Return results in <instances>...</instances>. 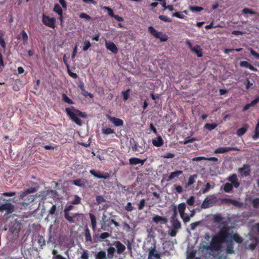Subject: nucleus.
Wrapping results in <instances>:
<instances>
[{"label":"nucleus","instance_id":"f257e3e1","mask_svg":"<svg viewBox=\"0 0 259 259\" xmlns=\"http://www.w3.org/2000/svg\"><path fill=\"white\" fill-rule=\"evenodd\" d=\"M230 230V227L224 226L212 238L210 244L213 248V250L217 251L221 249L222 244L229 238Z\"/></svg>","mask_w":259,"mask_h":259},{"label":"nucleus","instance_id":"f03ea898","mask_svg":"<svg viewBox=\"0 0 259 259\" xmlns=\"http://www.w3.org/2000/svg\"><path fill=\"white\" fill-rule=\"evenodd\" d=\"M36 191V189L35 188L30 187L24 191L20 192L19 197L22 201L19 202V204L24 207L28 206L36 198V196L35 195L31 194L35 193Z\"/></svg>","mask_w":259,"mask_h":259},{"label":"nucleus","instance_id":"7ed1b4c3","mask_svg":"<svg viewBox=\"0 0 259 259\" xmlns=\"http://www.w3.org/2000/svg\"><path fill=\"white\" fill-rule=\"evenodd\" d=\"M65 111L70 118L79 125L82 124V121L78 117L86 118L87 116L85 112H82L78 109H76L74 107L66 108Z\"/></svg>","mask_w":259,"mask_h":259},{"label":"nucleus","instance_id":"20e7f679","mask_svg":"<svg viewBox=\"0 0 259 259\" xmlns=\"http://www.w3.org/2000/svg\"><path fill=\"white\" fill-rule=\"evenodd\" d=\"M218 202V199L215 194L210 195L207 196L203 200L201 205V208L206 209L212 207Z\"/></svg>","mask_w":259,"mask_h":259},{"label":"nucleus","instance_id":"39448f33","mask_svg":"<svg viewBox=\"0 0 259 259\" xmlns=\"http://www.w3.org/2000/svg\"><path fill=\"white\" fill-rule=\"evenodd\" d=\"M148 31L152 36L159 38L161 41H166L168 39V36L165 34L157 31L153 26H149Z\"/></svg>","mask_w":259,"mask_h":259},{"label":"nucleus","instance_id":"423d86ee","mask_svg":"<svg viewBox=\"0 0 259 259\" xmlns=\"http://www.w3.org/2000/svg\"><path fill=\"white\" fill-rule=\"evenodd\" d=\"M56 20L54 17L51 18L42 14V22L46 26L54 29L56 27Z\"/></svg>","mask_w":259,"mask_h":259},{"label":"nucleus","instance_id":"0eeeda50","mask_svg":"<svg viewBox=\"0 0 259 259\" xmlns=\"http://www.w3.org/2000/svg\"><path fill=\"white\" fill-rule=\"evenodd\" d=\"M5 200L6 202L5 203L0 204V211L6 210L7 214L12 213L14 210V206L9 202L8 200Z\"/></svg>","mask_w":259,"mask_h":259},{"label":"nucleus","instance_id":"6e6552de","mask_svg":"<svg viewBox=\"0 0 259 259\" xmlns=\"http://www.w3.org/2000/svg\"><path fill=\"white\" fill-rule=\"evenodd\" d=\"M208 252L209 254H210V252L215 251L213 250V248L211 246V244L210 243V245H203L202 247L200 248V249L198 250V252L199 253V255H200L201 257H204V252Z\"/></svg>","mask_w":259,"mask_h":259},{"label":"nucleus","instance_id":"1a4fd4ad","mask_svg":"<svg viewBox=\"0 0 259 259\" xmlns=\"http://www.w3.org/2000/svg\"><path fill=\"white\" fill-rule=\"evenodd\" d=\"M90 172L95 177L99 179H107L110 177V175L108 172H105L103 175L100 171H96L94 169L90 170Z\"/></svg>","mask_w":259,"mask_h":259},{"label":"nucleus","instance_id":"9d476101","mask_svg":"<svg viewBox=\"0 0 259 259\" xmlns=\"http://www.w3.org/2000/svg\"><path fill=\"white\" fill-rule=\"evenodd\" d=\"M239 149L235 147H219L217 148L214 153L215 154H222L225 153L226 152H229L230 151H239Z\"/></svg>","mask_w":259,"mask_h":259},{"label":"nucleus","instance_id":"9b49d317","mask_svg":"<svg viewBox=\"0 0 259 259\" xmlns=\"http://www.w3.org/2000/svg\"><path fill=\"white\" fill-rule=\"evenodd\" d=\"M227 180L231 182L235 188H238L240 186V183L238 180L237 175L233 174L227 178Z\"/></svg>","mask_w":259,"mask_h":259},{"label":"nucleus","instance_id":"f8f14e48","mask_svg":"<svg viewBox=\"0 0 259 259\" xmlns=\"http://www.w3.org/2000/svg\"><path fill=\"white\" fill-rule=\"evenodd\" d=\"M238 172L242 176H248L250 173V166L248 164H244L243 166L238 169Z\"/></svg>","mask_w":259,"mask_h":259},{"label":"nucleus","instance_id":"ddd939ff","mask_svg":"<svg viewBox=\"0 0 259 259\" xmlns=\"http://www.w3.org/2000/svg\"><path fill=\"white\" fill-rule=\"evenodd\" d=\"M107 118L115 126H121L123 125V121L118 118L112 117L109 115L107 116Z\"/></svg>","mask_w":259,"mask_h":259},{"label":"nucleus","instance_id":"4468645a","mask_svg":"<svg viewBox=\"0 0 259 259\" xmlns=\"http://www.w3.org/2000/svg\"><path fill=\"white\" fill-rule=\"evenodd\" d=\"M113 245L115 246L117 249V252L119 254H122L125 250V246L119 241H114Z\"/></svg>","mask_w":259,"mask_h":259},{"label":"nucleus","instance_id":"2eb2a0df","mask_svg":"<svg viewBox=\"0 0 259 259\" xmlns=\"http://www.w3.org/2000/svg\"><path fill=\"white\" fill-rule=\"evenodd\" d=\"M105 46L107 50L110 51L113 54H116L117 53L118 48L113 42L106 41Z\"/></svg>","mask_w":259,"mask_h":259},{"label":"nucleus","instance_id":"dca6fc26","mask_svg":"<svg viewBox=\"0 0 259 259\" xmlns=\"http://www.w3.org/2000/svg\"><path fill=\"white\" fill-rule=\"evenodd\" d=\"M226 244V252L228 254H231L234 252V243L232 240H229V238L226 239L225 242Z\"/></svg>","mask_w":259,"mask_h":259},{"label":"nucleus","instance_id":"f3484780","mask_svg":"<svg viewBox=\"0 0 259 259\" xmlns=\"http://www.w3.org/2000/svg\"><path fill=\"white\" fill-rule=\"evenodd\" d=\"M64 218L70 223H73L75 219L79 215L78 213H75L70 215V212L64 211Z\"/></svg>","mask_w":259,"mask_h":259},{"label":"nucleus","instance_id":"a211bd4d","mask_svg":"<svg viewBox=\"0 0 259 259\" xmlns=\"http://www.w3.org/2000/svg\"><path fill=\"white\" fill-rule=\"evenodd\" d=\"M222 202L225 203L232 204L235 206L240 207L242 206V203L235 200H233L230 198H224L222 200Z\"/></svg>","mask_w":259,"mask_h":259},{"label":"nucleus","instance_id":"6ab92c4d","mask_svg":"<svg viewBox=\"0 0 259 259\" xmlns=\"http://www.w3.org/2000/svg\"><path fill=\"white\" fill-rule=\"evenodd\" d=\"M182 170H177L171 172L168 176L167 179L166 180L167 182L170 181L175 178H178L180 175L183 174Z\"/></svg>","mask_w":259,"mask_h":259},{"label":"nucleus","instance_id":"aec40b11","mask_svg":"<svg viewBox=\"0 0 259 259\" xmlns=\"http://www.w3.org/2000/svg\"><path fill=\"white\" fill-rule=\"evenodd\" d=\"M229 240H231L232 241L234 240L238 243H241L243 241V239L240 237L237 233H234L231 234L230 233V236L229 237Z\"/></svg>","mask_w":259,"mask_h":259},{"label":"nucleus","instance_id":"412c9836","mask_svg":"<svg viewBox=\"0 0 259 259\" xmlns=\"http://www.w3.org/2000/svg\"><path fill=\"white\" fill-rule=\"evenodd\" d=\"M87 181L85 180L81 179H76L72 182V183L74 185L80 187H84Z\"/></svg>","mask_w":259,"mask_h":259},{"label":"nucleus","instance_id":"4be33fe9","mask_svg":"<svg viewBox=\"0 0 259 259\" xmlns=\"http://www.w3.org/2000/svg\"><path fill=\"white\" fill-rule=\"evenodd\" d=\"M248 127L249 126L247 124H244L242 127L239 128L237 130L236 134L240 137L243 135L247 132Z\"/></svg>","mask_w":259,"mask_h":259},{"label":"nucleus","instance_id":"5701e85b","mask_svg":"<svg viewBox=\"0 0 259 259\" xmlns=\"http://www.w3.org/2000/svg\"><path fill=\"white\" fill-rule=\"evenodd\" d=\"M160 256V254H159L157 250L155 249V248H153L151 250H150L149 252L148 259H154V258H159Z\"/></svg>","mask_w":259,"mask_h":259},{"label":"nucleus","instance_id":"b1692460","mask_svg":"<svg viewBox=\"0 0 259 259\" xmlns=\"http://www.w3.org/2000/svg\"><path fill=\"white\" fill-rule=\"evenodd\" d=\"M152 142V144L156 147H161L163 144V140L160 136H159L157 139H153Z\"/></svg>","mask_w":259,"mask_h":259},{"label":"nucleus","instance_id":"393cba45","mask_svg":"<svg viewBox=\"0 0 259 259\" xmlns=\"http://www.w3.org/2000/svg\"><path fill=\"white\" fill-rule=\"evenodd\" d=\"M191 51L195 53L198 57L202 56V49L199 45H196L192 48Z\"/></svg>","mask_w":259,"mask_h":259},{"label":"nucleus","instance_id":"a878e982","mask_svg":"<svg viewBox=\"0 0 259 259\" xmlns=\"http://www.w3.org/2000/svg\"><path fill=\"white\" fill-rule=\"evenodd\" d=\"M171 222L173 228L178 230L181 228V223L178 219L171 220Z\"/></svg>","mask_w":259,"mask_h":259},{"label":"nucleus","instance_id":"bb28decb","mask_svg":"<svg viewBox=\"0 0 259 259\" xmlns=\"http://www.w3.org/2000/svg\"><path fill=\"white\" fill-rule=\"evenodd\" d=\"M213 218L214 222L215 223L221 224L222 223L223 224H225L226 223V222H222V221L224 220V218L222 217V216L220 214L214 215Z\"/></svg>","mask_w":259,"mask_h":259},{"label":"nucleus","instance_id":"cd10ccee","mask_svg":"<svg viewBox=\"0 0 259 259\" xmlns=\"http://www.w3.org/2000/svg\"><path fill=\"white\" fill-rule=\"evenodd\" d=\"M181 218L183 219L184 223H186L190 221V217L193 216V214H191L190 216L186 215L185 216V211H180L179 212Z\"/></svg>","mask_w":259,"mask_h":259},{"label":"nucleus","instance_id":"c85d7f7f","mask_svg":"<svg viewBox=\"0 0 259 259\" xmlns=\"http://www.w3.org/2000/svg\"><path fill=\"white\" fill-rule=\"evenodd\" d=\"M102 133L105 135H108L111 134H115L114 130L110 127L102 128L101 130Z\"/></svg>","mask_w":259,"mask_h":259},{"label":"nucleus","instance_id":"c756f323","mask_svg":"<svg viewBox=\"0 0 259 259\" xmlns=\"http://www.w3.org/2000/svg\"><path fill=\"white\" fill-rule=\"evenodd\" d=\"M85 240L87 242L92 243L91 235L88 228L85 230Z\"/></svg>","mask_w":259,"mask_h":259},{"label":"nucleus","instance_id":"7c9ffc66","mask_svg":"<svg viewBox=\"0 0 259 259\" xmlns=\"http://www.w3.org/2000/svg\"><path fill=\"white\" fill-rule=\"evenodd\" d=\"M233 185L229 183H226L223 187L224 191L226 193H230L233 188Z\"/></svg>","mask_w":259,"mask_h":259},{"label":"nucleus","instance_id":"2f4dec72","mask_svg":"<svg viewBox=\"0 0 259 259\" xmlns=\"http://www.w3.org/2000/svg\"><path fill=\"white\" fill-rule=\"evenodd\" d=\"M90 219L91 221V224L92 226V229L94 230H95L97 226V222L95 216L92 213H90L89 214Z\"/></svg>","mask_w":259,"mask_h":259},{"label":"nucleus","instance_id":"473e14b6","mask_svg":"<svg viewBox=\"0 0 259 259\" xmlns=\"http://www.w3.org/2000/svg\"><path fill=\"white\" fill-rule=\"evenodd\" d=\"M81 203V198L77 195L74 196L73 199L70 201V204L77 205Z\"/></svg>","mask_w":259,"mask_h":259},{"label":"nucleus","instance_id":"72a5a7b5","mask_svg":"<svg viewBox=\"0 0 259 259\" xmlns=\"http://www.w3.org/2000/svg\"><path fill=\"white\" fill-rule=\"evenodd\" d=\"M197 175L196 174L191 175L189 178L187 185L189 186L193 184L195 182V179L197 178Z\"/></svg>","mask_w":259,"mask_h":259},{"label":"nucleus","instance_id":"f704fd0d","mask_svg":"<svg viewBox=\"0 0 259 259\" xmlns=\"http://www.w3.org/2000/svg\"><path fill=\"white\" fill-rule=\"evenodd\" d=\"M53 11L57 13L59 15H61L62 14H63V11L61 7L58 4H56L54 5Z\"/></svg>","mask_w":259,"mask_h":259},{"label":"nucleus","instance_id":"c9c22d12","mask_svg":"<svg viewBox=\"0 0 259 259\" xmlns=\"http://www.w3.org/2000/svg\"><path fill=\"white\" fill-rule=\"evenodd\" d=\"M152 220L156 223H158L160 221H163L165 223L166 221V219L165 218L158 215L153 217Z\"/></svg>","mask_w":259,"mask_h":259},{"label":"nucleus","instance_id":"e433bc0d","mask_svg":"<svg viewBox=\"0 0 259 259\" xmlns=\"http://www.w3.org/2000/svg\"><path fill=\"white\" fill-rule=\"evenodd\" d=\"M110 234L108 232L102 233L99 236V238H98V241L101 242V241H103L104 239L110 237Z\"/></svg>","mask_w":259,"mask_h":259},{"label":"nucleus","instance_id":"4c0bfd02","mask_svg":"<svg viewBox=\"0 0 259 259\" xmlns=\"http://www.w3.org/2000/svg\"><path fill=\"white\" fill-rule=\"evenodd\" d=\"M96 259H107L106 253L104 251H99L96 255Z\"/></svg>","mask_w":259,"mask_h":259},{"label":"nucleus","instance_id":"58836bf2","mask_svg":"<svg viewBox=\"0 0 259 259\" xmlns=\"http://www.w3.org/2000/svg\"><path fill=\"white\" fill-rule=\"evenodd\" d=\"M243 14H249L252 15H257L258 13L249 8H244L242 11Z\"/></svg>","mask_w":259,"mask_h":259},{"label":"nucleus","instance_id":"ea45409f","mask_svg":"<svg viewBox=\"0 0 259 259\" xmlns=\"http://www.w3.org/2000/svg\"><path fill=\"white\" fill-rule=\"evenodd\" d=\"M217 126V124L213 123H206L204 125V128L207 129L209 131H212Z\"/></svg>","mask_w":259,"mask_h":259},{"label":"nucleus","instance_id":"a19ab883","mask_svg":"<svg viewBox=\"0 0 259 259\" xmlns=\"http://www.w3.org/2000/svg\"><path fill=\"white\" fill-rule=\"evenodd\" d=\"M210 188V184L209 183H207L206 184L205 188L201 189L199 192L200 193L205 194L209 191Z\"/></svg>","mask_w":259,"mask_h":259},{"label":"nucleus","instance_id":"79ce46f5","mask_svg":"<svg viewBox=\"0 0 259 259\" xmlns=\"http://www.w3.org/2000/svg\"><path fill=\"white\" fill-rule=\"evenodd\" d=\"M62 100L66 103H67L69 104H73L74 102L71 100L66 94H63L62 95Z\"/></svg>","mask_w":259,"mask_h":259},{"label":"nucleus","instance_id":"37998d69","mask_svg":"<svg viewBox=\"0 0 259 259\" xmlns=\"http://www.w3.org/2000/svg\"><path fill=\"white\" fill-rule=\"evenodd\" d=\"M21 35L23 40V44L24 45L27 44L28 37L26 32L24 30H22L21 32Z\"/></svg>","mask_w":259,"mask_h":259},{"label":"nucleus","instance_id":"c03bdc74","mask_svg":"<svg viewBox=\"0 0 259 259\" xmlns=\"http://www.w3.org/2000/svg\"><path fill=\"white\" fill-rule=\"evenodd\" d=\"M139 159L137 157H132L129 159V163L130 165H135L139 164Z\"/></svg>","mask_w":259,"mask_h":259},{"label":"nucleus","instance_id":"a18cd8bd","mask_svg":"<svg viewBox=\"0 0 259 259\" xmlns=\"http://www.w3.org/2000/svg\"><path fill=\"white\" fill-rule=\"evenodd\" d=\"M189 10L192 12H200L203 10V8L198 6H190Z\"/></svg>","mask_w":259,"mask_h":259},{"label":"nucleus","instance_id":"49530a36","mask_svg":"<svg viewBox=\"0 0 259 259\" xmlns=\"http://www.w3.org/2000/svg\"><path fill=\"white\" fill-rule=\"evenodd\" d=\"M251 204L253 208H259V198L253 199L252 201Z\"/></svg>","mask_w":259,"mask_h":259},{"label":"nucleus","instance_id":"de8ad7c7","mask_svg":"<svg viewBox=\"0 0 259 259\" xmlns=\"http://www.w3.org/2000/svg\"><path fill=\"white\" fill-rule=\"evenodd\" d=\"M38 243L40 247H42L46 245V241L43 236H38Z\"/></svg>","mask_w":259,"mask_h":259},{"label":"nucleus","instance_id":"09e8293b","mask_svg":"<svg viewBox=\"0 0 259 259\" xmlns=\"http://www.w3.org/2000/svg\"><path fill=\"white\" fill-rule=\"evenodd\" d=\"M103 9L107 10V12H108V15L110 17H113V16H114V14L113 11L112 9L111 8H110V7H107V6H105V7H103Z\"/></svg>","mask_w":259,"mask_h":259},{"label":"nucleus","instance_id":"8fccbe9b","mask_svg":"<svg viewBox=\"0 0 259 259\" xmlns=\"http://www.w3.org/2000/svg\"><path fill=\"white\" fill-rule=\"evenodd\" d=\"M159 18L161 20L164 21V22H172V20L170 18L166 16H164V15H159Z\"/></svg>","mask_w":259,"mask_h":259},{"label":"nucleus","instance_id":"3c124183","mask_svg":"<svg viewBox=\"0 0 259 259\" xmlns=\"http://www.w3.org/2000/svg\"><path fill=\"white\" fill-rule=\"evenodd\" d=\"M80 18L85 19L86 20L89 21L92 20V17L87 14L86 13H82L79 15Z\"/></svg>","mask_w":259,"mask_h":259},{"label":"nucleus","instance_id":"603ef678","mask_svg":"<svg viewBox=\"0 0 259 259\" xmlns=\"http://www.w3.org/2000/svg\"><path fill=\"white\" fill-rule=\"evenodd\" d=\"M91 47V44L89 40H85L84 42V46L82 48L83 51H87Z\"/></svg>","mask_w":259,"mask_h":259},{"label":"nucleus","instance_id":"864d4df0","mask_svg":"<svg viewBox=\"0 0 259 259\" xmlns=\"http://www.w3.org/2000/svg\"><path fill=\"white\" fill-rule=\"evenodd\" d=\"M146 204V201L144 199H142L140 200L139 203L138 204V208L139 210H142L145 206Z\"/></svg>","mask_w":259,"mask_h":259},{"label":"nucleus","instance_id":"5fc2aeb1","mask_svg":"<svg viewBox=\"0 0 259 259\" xmlns=\"http://www.w3.org/2000/svg\"><path fill=\"white\" fill-rule=\"evenodd\" d=\"M115 249L114 247H110L107 249L108 255H109V256L112 257L113 256V254L115 252Z\"/></svg>","mask_w":259,"mask_h":259},{"label":"nucleus","instance_id":"6e6d98bb","mask_svg":"<svg viewBox=\"0 0 259 259\" xmlns=\"http://www.w3.org/2000/svg\"><path fill=\"white\" fill-rule=\"evenodd\" d=\"M186 205L185 203H181L179 204L178 208L179 212L185 211L186 210Z\"/></svg>","mask_w":259,"mask_h":259},{"label":"nucleus","instance_id":"4d7b16f0","mask_svg":"<svg viewBox=\"0 0 259 259\" xmlns=\"http://www.w3.org/2000/svg\"><path fill=\"white\" fill-rule=\"evenodd\" d=\"M135 209L131 202H128L125 206V209L127 211H132Z\"/></svg>","mask_w":259,"mask_h":259},{"label":"nucleus","instance_id":"13d9d810","mask_svg":"<svg viewBox=\"0 0 259 259\" xmlns=\"http://www.w3.org/2000/svg\"><path fill=\"white\" fill-rule=\"evenodd\" d=\"M197 253L199 254L198 251H192L190 252L187 255V259H193L195 256L196 254Z\"/></svg>","mask_w":259,"mask_h":259},{"label":"nucleus","instance_id":"bf43d9fd","mask_svg":"<svg viewBox=\"0 0 259 259\" xmlns=\"http://www.w3.org/2000/svg\"><path fill=\"white\" fill-rule=\"evenodd\" d=\"M177 216H178V212H177V208L176 206H174L173 208V214L171 217V220L174 219H177Z\"/></svg>","mask_w":259,"mask_h":259},{"label":"nucleus","instance_id":"052dcab7","mask_svg":"<svg viewBox=\"0 0 259 259\" xmlns=\"http://www.w3.org/2000/svg\"><path fill=\"white\" fill-rule=\"evenodd\" d=\"M201 223L200 221L195 222L194 223H192L190 225V229L191 230H194L196 227L198 226Z\"/></svg>","mask_w":259,"mask_h":259},{"label":"nucleus","instance_id":"680f3d73","mask_svg":"<svg viewBox=\"0 0 259 259\" xmlns=\"http://www.w3.org/2000/svg\"><path fill=\"white\" fill-rule=\"evenodd\" d=\"M259 138V127L257 128V125L255 126V133L252 137L254 140H256Z\"/></svg>","mask_w":259,"mask_h":259},{"label":"nucleus","instance_id":"e2e57ef3","mask_svg":"<svg viewBox=\"0 0 259 259\" xmlns=\"http://www.w3.org/2000/svg\"><path fill=\"white\" fill-rule=\"evenodd\" d=\"M187 203L190 206L193 205L194 203V197L193 196H190V198L187 200Z\"/></svg>","mask_w":259,"mask_h":259},{"label":"nucleus","instance_id":"0e129e2a","mask_svg":"<svg viewBox=\"0 0 259 259\" xmlns=\"http://www.w3.org/2000/svg\"><path fill=\"white\" fill-rule=\"evenodd\" d=\"M81 259H89V253L88 251L87 250H84L83 251L81 255Z\"/></svg>","mask_w":259,"mask_h":259},{"label":"nucleus","instance_id":"69168bd1","mask_svg":"<svg viewBox=\"0 0 259 259\" xmlns=\"http://www.w3.org/2000/svg\"><path fill=\"white\" fill-rule=\"evenodd\" d=\"M122 225H123V229L124 230H125L126 231L129 232L131 230V227L128 225V224H127L126 222H122Z\"/></svg>","mask_w":259,"mask_h":259},{"label":"nucleus","instance_id":"338daca9","mask_svg":"<svg viewBox=\"0 0 259 259\" xmlns=\"http://www.w3.org/2000/svg\"><path fill=\"white\" fill-rule=\"evenodd\" d=\"M175 190L178 193H181L183 192V188L180 185H174Z\"/></svg>","mask_w":259,"mask_h":259},{"label":"nucleus","instance_id":"774afa93","mask_svg":"<svg viewBox=\"0 0 259 259\" xmlns=\"http://www.w3.org/2000/svg\"><path fill=\"white\" fill-rule=\"evenodd\" d=\"M53 253L54 254V255L53 256V259H66V258H65L61 255H60V254L55 255L56 251L55 250L53 251Z\"/></svg>","mask_w":259,"mask_h":259}]
</instances>
